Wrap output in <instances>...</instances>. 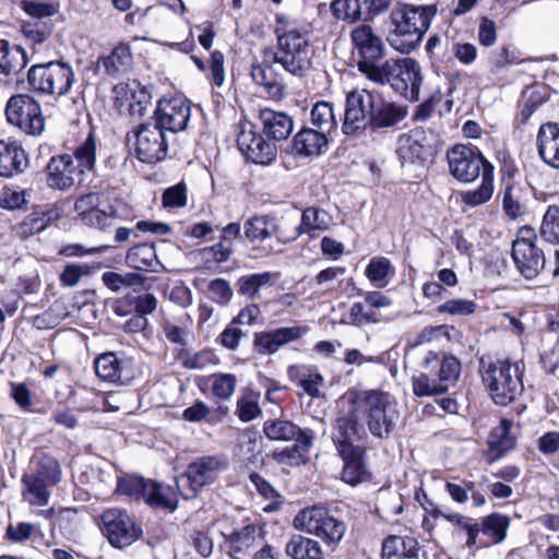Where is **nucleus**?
Segmentation results:
<instances>
[{
	"label": "nucleus",
	"mask_w": 559,
	"mask_h": 559,
	"mask_svg": "<svg viewBox=\"0 0 559 559\" xmlns=\"http://www.w3.org/2000/svg\"><path fill=\"white\" fill-rule=\"evenodd\" d=\"M523 370L518 362L498 360L481 369V380L497 405L513 402L524 389Z\"/></svg>",
	"instance_id": "nucleus-6"
},
{
	"label": "nucleus",
	"mask_w": 559,
	"mask_h": 559,
	"mask_svg": "<svg viewBox=\"0 0 559 559\" xmlns=\"http://www.w3.org/2000/svg\"><path fill=\"white\" fill-rule=\"evenodd\" d=\"M376 103L370 122L374 128H388L395 126L406 116V110L403 107L383 100L378 94Z\"/></svg>",
	"instance_id": "nucleus-39"
},
{
	"label": "nucleus",
	"mask_w": 559,
	"mask_h": 559,
	"mask_svg": "<svg viewBox=\"0 0 559 559\" xmlns=\"http://www.w3.org/2000/svg\"><path fill=\"white\" fill-rule=\"evenodd\" d=\"M310 120L312 126L323 133H331L336 128V119L333 107L328 102H318L311 109Z\"/></svg>",
	"instance_id": "nucleus-51"
},
{
	"label": "nucleus",
	"mask_w": 559,
	"mask_h": 559,
	"mask_svg": "<svg viewBox=\"0 0 559 559\" xmlns=\"http://www.w3.org/2000/svg\"><path fill=\"white\" fill-rule=\"evenodd\" d=\"M229 461L225 455H205L190 463L186 472L176 478V491L183 499L195 498L201 489L213 484L227 471Z\"/></svg>",
	"instance_id": "nucleus-7"
},
{
	"label": "nucleus",
	"mask_w": 559,
	"mask_h": 559,
	"mask_svg": "<svg viewBox=\"0 0 559 559\" xmlns=\"http://www.w3.org/2000/svg\"><path fill=\"white\" fill-rule=\"evenodd\" d=\"M355 441L359 440L356 438H347L335 429L334 442L344 462L342 479L352 486H356L370 478V474L362 459L364 450L361 447L354 445Z\"/></svg>",
	"instance_id": "nucleus-17"
},
{
	"label": "nucleus",
	"mask_w": 559,
	"mask_h": 559,
	"mask_svg": "<svg viewBox=\"0 0 559 559\" xmlns=\"http://www.w3.org/2000/svg\"><path fill=\"white\" fill-rule=\"evenodd\" d=\"M424 367L427 370L430 367H438L435 373L447 390L456 382L461 373V362L452 355H445L439 359L435 353H429L424 359Z\"/></svg>",
	"instance_id": "nucleus-34"
},
{
	"label": "nucleus",
	"mask_w": 559,
	"mask_h": 559,
	"mask_svg": "<svg viewBox=\"0 0 559 559\" xmlns=\"http://www.w3.org/2000/svg\"><path fill=\"white\" fill-rule=\"evenodd\" d=\"M218 526L224 538L222 547L233 559H246L253 549L264 543L265 533L258 523L248 522L240 527L228 530L225 521H219Z\"/></svg>",
	"instance_id": "nucleus-12"
},
{
	"label": "nucleus",
	"mask_w": 559,
	"mask_h": 559,
	"mask_svg": "<svg viewBox=\"0 0 559 559\" xmlns=\"http://www.w3.org/2000/svg\"><path fill=\"white\" fill-rule=\"evenodd\" d=\"M132 66V53L129 45L120 44L110 53L98 57L95 66L97 74L104 73L107 76L118 79L128 73Z\"/></svg>",
	"instance_id": "nucleus-27"
},
{
	"label": "nucleus",
	"mask_w": 559,
	"mask_h": 559,
	"mask_svg": "<svg viewBox=\"0 0 559 559\" xmlns=\"http://www.w3.org/2000/svg\"><path fill=\"white\" fill-rule=\"evenodd\" d=\"M348 409L337 419L335 429L347 438L362 440L366 427L376 438H386L393 431L400 414L396 403L382 391H357L348 395Z\"/></svg>",
	"instance_id": "nucleus-1"
},
{
	"label": "nucleus",
	"mask_w": 559,
	"mask_h": 559,
	"mask_svg": "<svg viewBox=\"0 0 559 559\" xmlns=\"http://www.w3.org/2000/svg\"><path fill=\"white\" fill-rule=\"evenodd\" d=\"M419 550L415 538L390 535L382 543V559H419Z\"/></svg>",
	"instance_id": "nucleus-33"
},
{
	"label": "nucleus",
	"mask_w": 559,
	"mask_h": 559,
	"mask_svg": "<svg viewBox=\"0 0 559 559\" xmlns=\"http://www.w3.org/2000/svg\"><path fill=\"white\" fill-rule=\"evenodd\" d=\"M502 207L504 213L516 218L526 212L522 189L515 185H507L502 192Z\"/></svg>",
	"instance_id": "nucleus-52"
},
{
	"label": "nucleus",
	"mask_w": 559,
	"mask_h": 559,
	"mask_svg": "<svg viewBox=\"0 0 559 559\" xmlns=\"http://www.w3.org/2000/svg\"><path fill=\"white\" fill-rule=\"evenodd\" d=\"M512 259L516 269L527 280L536 277L545 265V255L536 243L514 240L512 245Z\"/></svg>",
	"instance_id": "nucleus-25"
},
{
	"label": "nucleus",
	"mask_w": 559,
	"mask_h": 559,
	"mask_svg": "<svg viewBox=\"0 0 559 559\" xmlns=\"http://www.w3.org/2000/svg\"><path fill=\"white\" fill-rule=\"evenodd\" d=\"M209 292L213 301L225 306L233 298V289L228 281L224 278H215L209 283Z\"/></svg>",
	"instance_id": "nucleus-64"
},
{
	"label": "nucleus",
	"mask_w": 559,
	"mask_h": 559,
	"mask_svg": "<svg viewBox=\"0 0 559 559\" xmlns=\"http://www.w3.org/2000/svg\"><path fill=\"white\" fill-rule=\"evenodd\" d=\"M536 146L540 158L554 168H559V124L543 123L539 127Z\"/></svg>",
	"instance_id": "nucleus-29"
},
{
	"label": "nucleus",
	"mask_w": 559,
	"mask_h": 559,
	"mask_svg": "<svg viewBox=\"0 0 559 559\" xmlns=\"http://www.w3.org/2000/svg\"><path fill=\"white\" fill-rule=\"evenodd\" d=\"M58 218L59 213L56 209L35 211L25 217L20 229L24 236L34 235L47 228V226Z\"/></svg>",
	"instance_id": "nucleus-45"
},
{
	"label": "nucleus",
	"mask_w": 559,
	"mask_h": 559,
	"mask_svg": "<svg viewBox=\"0 0 559 559\" xmlns=\"http://www.w3.org/2000/svg\"><path fill=\"white\" fill-rule=\"evenodd\" d=\"M135 153L144 163H155L165 158L168 150L166 133L155 123L141 124L134 133Z\"/></svg>",
	"instance_id": "nucleus-20"
},
{
	"label": "nucleus",
	"mask_w": 559,
	"mask_h": 559,
	"mask_svg": "<svg viewBox=\"0 0 559 559\" xmlns=\"http://www.w3.org/2000/svg\"><path fill=\"white\" fill-rule=\"evenodd\" d=\"M103 532L116 548L132 545L142 534L134 520L120 509H108L102 515Z\"/></svg>",
	"instance_id": "nucleus-18"
},
{
	"label": "nucleus",
	"mask_w": 559,
	"mask_h": 559,
	"mask_svg": "<svg viewBox=\"0 0 559 559\" xmlns=\"http://www.w3.org/2000/svg\"><path fill=\"white\" fill-rule=\"evenodd\" d=\"M190 104L181 97L162 99L154 112L155 124L165 133H177L187 128L190 119Z\"/></svg>",
	"instance_id": "nucleus-21"
},
{
	"label": "nucleus",
	"mask_w": 559,
	"mask_h": 559,
	"mask_svg": "<svg viewBox=\"0 0 559 559\" xmlns=\"http://www.w3.org/2000/svg\"><path fill=\"white\" fill-rule=\"evenodd\" d=\"M277 230L278 225L273 216H254L245 224V235L250 241L264 240Z\"/></svg>",
	"instance_id": "nucleus-42"
},
{
	"label": "nucleus",
	"mask_w": 559,
	"mask_h": 559,
	"mask_svg": "<svg viewBox=\"0 0 559 559\" xmlns=\"http://www.w3.org/2000/svg\"><path fill=\"white\" fill-rule=\"evenodd\" d=\"M368 80L389 84L396 93L409 100H418L421 85L419 64L412 58L389 59L379 64Z\"/></svg>",
	"instance_id": "nucleus-5"
},
{
	"label": "nucleus",
	"mask_w": 559,
	"mask_h": 559,
	"mask_svg": "<svg viewBox=\"0 0 559 559\" xmlns=\"http://www.w3.org/2000/svg\"><path fill=\"white\" fill-rule=\"evenodd\" d=\"M348 319L350 323L356 326L374 324L385 320L382 313H379L376 310L370 309L365 301L354 302L350 306V309L348 311Z\"/></svg>",
	"instance_id": "nucleus-53"
},
{
	"label": "nucleus",
	"mask_w": 559,
	"mask_h": 559,
	"mask_svg": "<svg viewBox=\"0 0 559 559\" xmlns=\"http://www.w3.org/2000/svg\"><path fill=\"white\" fill-rule=\"evenodd\" d=\"M276 50L273 60L294 76L304 78L313 68L314 48L308 32L286 15L276 16Z\"/></svg>",
	"instance_id": "nucleus-2"
},
{
	"label": "nucleus",
	"mask_w": 559,
	"mask_h": 559,
	"mask_svg": "<svg viewBox=\"0 0 559 559\" xmlns=\"http://www.w3.org/2000/svg\"><path fill=\"white\" fill-rule=\"evenodd\" d=\"M28 62L21 46H12L9 40L0 38V74L10 76L22 71Z\"/></svg>",
	"instance_id": "nucleus-35"
},
{
	"label": "nucleus",
	"mask_w": 559,
	"mask_h": 559,
	"mask_svg": "<svg viewBox=\"0 0 559 559\" xmlns=\"http://www.w3.org/2000/svg\"><path fill=\"white\" fill-rule=\"evenodd\" d=\"M118 205L119 204L109 206V212L100 210L98 209L99 194L91 192L75 200L74 211L84 224L106 230L110 227V225L107 224L109 218H124L119 212Z\"/></svg>",
	"instance_id": "nucleus-23"
},
{
	"label": "nucleus",
	"mask_w": 559,
	"mask_h": 559,
	"mask_svg": "<svg viewBox=\"0 0 559 559\" xmlns=\"http://www.w3.org/2000/svg\"><path fill=\"white\" fill-rule=\"evenodd\" d=\"M510 519L499 513H492L483 519L481 528L484 535L490 538V543L499 544L504 540Z\"/></svg>",
	"instance_id": "nucleus-50"
},
{
	"label": "nucleus",
	"mask_w": 559,
	"mask_h": 559,
	"mask_svg": "<svg viewBox=\"0 0 559 559\" xmlns=\"http://www.w3.org/2000/svg\"><path fill=\"white\" fill-rule=\"evenodd\" d=\"M511 427L512 421L507 418H502L499 425L495 427L489 435L488 443L490 448L499 454H503L515 444V438L510 435Z\"/></svg>",
	"instance_id": "nucleus-48"
},
{
	"label": "nucleus",
	"mask_w": 559,
	"mask_h": 559,
	"mask_svg": "<svg viewBox=\"0 0 559 559\" xmlns=\"http://www.w3.org/2000/svg\"><path fill=\"white\" fill-rule=\"evenodd\" d=\"M97 377L110 383L130 384L138 376L135 360L123 353L107 352L94 361Z\"/></svg>",
	"instance_id": "nucleus-16"
},
{
	"label": "nucleus",
	"mask_w": 559,
	"mask_h": 559,
	"mask_svg": "<svg viewBox=\"0 0 559 559\" xmlns=\"http://www.w3.org/2000/svg\"><path fill=\"white\" fill-rule=\"evenodd\" d=\"M285 551L292 559H325L320 543L302 535H294L286 544Z\"/></svg>",
	"instance_id": "nucleus-38"
},
{
	"label": "nucleus",
	"mask_w": 559,
	"mask_h": 559,
	"mask_svg": "<svg viewBox=\"0 0 559 559\" xmlns=\"http://www.w3.org/2000/svg\"><path fill=\"white\" fill-rule=\"evenodd\" d=\"M259 118L263 133L273 141H284L293 132V119L285 112L263 108L260 110Z\"/></svg>",
	"instance_id": "nucleus-30"
},
{
	"label": "nucleus",
	"mask_w": 559,
	"mask_h": 559,
	"mask_svg": "<svg viewBox=\"0 0 559 559\" xmlns=\"http://www.w3.org/2000/svg\"><path fill=\"white\" fill-rule=\"evenodd\" d=\"M396 155L403 167L423 166L430 155L425 130L417 128L409 133L400 135L396 143Z\"/></svg>",
	"instance_id": "nucleus-22"
},
{
	"label": "nucleus",
	"mask_w": 559,
	"mask_h": 559,
	"mask_svg": "<svg viewBox=\"0 0 559 559\" xmlns=\"http://www.w3.org/2000/svg\"><path fill=\"white\" fill-rule=\"evenodd\" d=\"M5 116L10 124L28 135H39L45 129L40 105L31 95L11 96L5 106Z\"/></svg>",
	"instance_id": "nucleus-11"
},
{
	"label": "nucleus",
	"mask_w": 559,
	"mask_h": 559,
	"mask_svg": "<svg viewBox=\"0 0 559 559\" xmlns=\"http://www.w3.org/2000/svg\"><path fill=\"white\" fill-rule=\"evenodd\" d=\"M395 274V269L385 257H373L365 270V275L376 288L386 287Z\"/></svg>",
	"instance_id": "nucleus-40"
},
{
	"label": "nucleus",
	"mask_w": 559,
	"mask_h": 559,
	"mask_svg": "<svg viewBox=\"0 0 559 559\" xmlns=\"http://www.w3.org/2000/svg\"><path fill=\"white\" fill-rule=\"evenodd\" d=\"M237 145L246 158L255 164L269 165L277 155L276 144L266 141L248 121L238 124Z\"/></svg>",
	"instance_id": "nucleus-15"
},
{
	"label": "nucleus",
	"mask_w": 559,
	"mask_h": 559,
	"mask_svg": "<svg viewBox=\"0 0 559 559\" xmlns=\"http://www.w3.org/2000/svg\"><path fill=\"white\" fill-rule=\"evenodd\" d=\"M120 493L144 500L152 507L165 508L174 511L178 504V493L174 487L163 485L138 476H129L118 481Z\"/></svg>",
	"instance_id": "nucleus-9"
},
{
	"label": "nucleus",
	"mask_w": 559,
	"mask_h": 559,
	"mask_svg": "<svg viewBox=\"0 0 559 559\" xmlns=\"http://www.w3.org/2000/svg\"><path fill=\"white\" fill-rule=\"evenodd\" d=\"M451 175L462 182H472L479 176L483 177L484 170L493 167L485 157L464 144H456L447 154Z\"/></svg>",
	"instance_id": "nucleus-13"
},
{
	"label": "nucleus",
	"mask_w": 559,
	"mask_h": 559,
	"mask_svg": "<svg viewBox=\"0 0 559 559\" xmlns=\"http://www.w3.org/2000/svg\"><path fill=\"white\" fill-rule=\"evenodd\" d=\"M289 376L297 378L298 385L311 397L320 395V388L323 384V376L314 367H290Z\"/></svg>",
	"instance_id": "nucleus-41"
},
{
	"label": "nucleus",
	"mask_w": 559,
	"mask_h": 559,
	"mask_svg": "<svg viewBox=\"0 0 559 559\" xmlns=\"http://www.w3.org/2000/svg\"><path fill=\"white\" fill-rule=\"evenodd\" d=\"M332 225L333 217L325 210L316 206L307 207L302 212L301 223L296 228V235L292 239L301 234H307L310 238H317Z\"/></svg>",
	"instance_id": "nucleus-31"
},
{
	"label": "nucleus",
	"mask_w": 559,
	"mask_h": 559,
	"mask_svg": "<svg viewBox=\"0 0 559 559\" xmlns=\"http://www.w3.org/2000/svg\"><path fill=\"white\" fill-rule=\"evenodd\" d=\"M21 8L26 14L38 20L50 17L59 11L57 2H44L41 0H23Z\"/></svg>",
	"instance_id": "nucleus-57"
},
{
	"label": "nucleus",
	"mask_w": 559,
	"mask_h": 559,
	"mask_svg": "<svg viewBox=\"0 0 559 559\" xmlns=\"http://www.w3.org/2000/svg\"><path fill=\"white\" fill-rule=\"evenodd\" d=\"M493 193V171L487 168L483 173L481 185L479 188L466 191L462 194V200L466 205L478 206L490 200Z\"/></svg>",
	"instance_id": "nucleus-47"
},
{
	"label": "nucleus",
	"mask_w": 559,
	"mask_h": 559,
	"mask_svg": "<svg viewBox=\"0 0 559 559\" xmlns=\"http://www.w3.org/2000/svg\"><path fill=\"white\" fill-rule=\"evenodd\" d=\"M130 267L135 270L154 269L158 263L154 245L142 243L131 248L126 257Z\"/></svg>",
	"instance_id": "nucleus-44"
},
{
	"label": "nucleus",
	"mask_w": 559,
	"mask_h": 559,
	"mask_svg": "<svg viewBox=\"0 0 559 559\" xmlns=\"http://www.w3.org/2000/svg\"><path fill=\"white\" fill-rule=\"evenodd\" d=\"M250 74L253 82L262 86L270 97H282L284 90L283 80L272 66L265 62L252 64Z\"/></svg>",
	"instance_id": "nucleus-36"
},
{
	"label": "nucleus",
	"mask_w": 559,
	"mask_h": 559,
	"mask_svg": "<svg viewBox=\"0 0 559 559\" xmlns=\"http://www.w3.org/2000/svg\"><path fill=\"white\" fill-rule=\"evenodd\" d=\"M183 367L188 369H204L209 365H215L217 357L211 350H202L199 353H186L181 356Z\"/></svg>",
	"instance_id": "nucleus-61"
},
{
	"label": "nucleus",
	"mask_w": 559,
	"mask_h": 559,
	"mask_svg": "<svg viewBox=\"0 0 559 559\" xmlns=\"http://www.w3.org/2000/svg\"><path fill=\"white\" fill-rule=\"evenodd\" d=\"M350 38L360 58L357 62L358 70L367 78L384 56L383 41L368 24L356 26L350 33Z\"/></svg>",
	"instance_id": "nucleus-14"
},
{
	"label": "nucleus",
	"mask_w": 559,
	"mask_h": 559,
	"mask_svg": "<svg viewBox=\"0 0 559 559\" xmlns=\"http://www.w3.org/2000/svg\"><path fill=\"white\" fill-rule=\"evenodd\" d=\"M27 81L36 92L61 96L70 91L74 72L69 64L59 61L37 63L29 68Z\"/></svg>",
	"instance_id": "nucleus-8"
},
{
	"label": "nucleus",
	"mask_w": 559,
	"mask_h": 559,
	"mask_svg": "<svg viewBox=\"0 0 559 559\" xmlns=\"http://www.w3.org/2000/svg\"><path fill=\"white\" fill-rule=\"evenodd\" d=\"M326 136L322 131L304 128L294 138V148L300 155H318L328 145Z\"/></svg>",
	"instance_id": "nucleus-37"
},
{
	"label": "nucleus",
	"mask_w": 559,
	"mask_h": 559,
	"mask_svg": "<svg viewBox=\"0 0 559 559\" xmlns=\"http://www.w3.org/2000/svg\"><path fill=\"white\" fill-rule=\"evenodd\" d=\"M212 381V391L213 394L221 399L227 400L229 399L236 388V377L231 373H217L213 374L211 378Z\"/></svg>",
	"instance_id": "nucleus-58"
},
{
	"label": "nucleus",
	"mask_w": 559,
	"mask_h": 559,
	"mask_svg": "<svg viewBox=\"0 0 559 559\" xmlns=\"http://www.w3.org/2000/svg\"><path fill=\"white\" fill-rule=\"evenodd\" d=\"M52 28L51 23L43 21L27 22L22 25L21 32L27 45L32 48L33 56L44 53L50 49Z\"/></svg>",
	"instance_id": "nucleus-32"
},
{
	"label": "nucleus",
	"mask_w": 559,
	"mask_h": 559,
	"mask_svg": "<svg viewBox=\"0 0 559 559\" xmlns=\"http://www.w3.org/2000/svg\"><path fill=\"white\" fill-rule=\"evenodd\" d=\"M96 165V140L90 133L86 140L70 154L50 158L46 166L47 186L55 190L68 191L85 181L86 174Z\"/></svg>",
	"instance_id": "nucleus-4"
},
{
	"label": "nucleus",
	"mask_w": 559,
	"mask_h": 559,
	"mask_svg": "<svg viewBox=\"0 0 559 559\" xmlns=\"http://www.w3.org/2000/svg\"><path fill=\"white\" fill-rule=\"evenodd\" d=\"M294 524L298 530L321 538L332 548L338 545L346 531L344 522L330 515L326 510L317 507L301 510L295 516Z\"/></svg>",
	"instance_id": "nucleus-10"
},
{
	"label": "nucleus",
	"mask_w": 559,
	"mask_h": 559,
	"mask_svg": "<svg viewBox=\"0 0 559 559\" xmlns=\"http://www.w3.org/2000/svg\"><path fill=\"white\" fill-rule=\"evenodd\" d=\"M359 8L358 0H334L331 4L334 16L349 23L359 20Z\"/></svg>",
	"instance_id": "nucleus-59"
},
{
	"label": "nucleus",
	"mask_w": 559,
	"mask_h": 559,
	"mask_svg": "<svg viewBox=\"0 0 559 559\" xmlns=\"http://www.w3.org/2000/svg\"><path fill=\"white\" fill-rule=\"evenodd\" d=\"M23 484V499L32 506L44 507L48 503L49 492L46 489L47 483L41 478H35L34 475H24L22 478Z\"/></svg>",
	"instance_id": "nucleus-43"
},
{
	"label": "nucleus",
	"mask_w": 559,
	"mask_h": 559,
	"mask_svg": "<svg viewBox=\"0 0 559 559\" xmlns=\"http://www.w3.org/2000/svg\"><path fill=\"white\" fill-rule=\"evenodd\" d=\"M163 206L167 209L183 207L187 204V187L180 182L167 188L163 193Z\"/></svg>",
	"instance_id": "nucleus-62"
},
{
	"label": "nucleus",
	"mask_w": 559,
	"mask_h": 559,
	"mask_svg": "<svg viewBox=\"0 0 559 559\" xmlns=\"http://www.w3.org/2000/svg\"><path fill=\"white\" fill-rule=\"evenodd\" d=\"M231 252L233 247L230 245L225 243V241H219L214 246L201 249L200 255L201 259L207 263H222L229 259Z\"/></svg>",
	"instance_id": "nucleus-63"
},
{
	"label": "nucleus",
	"mask_w": 559,
	"mask_h": 559,
	"mask_svg": "<svg viewBox=\"0 0 559 559\" xmlns=\"http://www.w3.org/2000/svg\"><path fill=\"white\" fill-rule=\"evenodd\" d=\"M477 309V305L469 299L454 298L450 299L437 307V312L440 314L450 316H469Z\"/></svg>",
	"instance_id": "nucleus-56"
},
{
	"label": "nucleus",
	"mask_w": 559,
	"mask_h": 559,
	"mask_svg": "<svg viewBox=\"0 0 559 559\" xmlns=\"http://www.w3.org/2000/svg\"><path fill=\"white\" fill-rule=\"evenodd\" d=\"M436 14L435 4L396 3L389 15L386 41L394 50L409 53L418 47Z\"/></svg>",
	"instance_id": "nucleus-3"
},
{
	"label": "nucleus",
	"mask_w": 559,
	"mask_h": 559,
	"mask_svg": "<svg viewBox=\"0 0 559 559\" xmlns=\"http://www.w3.org/2000/svg\"><path fill=\"white\" fill-rule=\"evenodd\" d=\"M444 520L454 526H459L462 528L466 535V546L472 548L474 546H478L477 537L480 532L478 523L474 522L472 519L466 518L460 513H452L449 515H444Z\"/></svg>",
	"instance_id": "nucleus-55"
},
{
	"label": "nucleus",
	"mask_w": 559,
	"mask_h": 559,
	"mask_svg": "<svg viewBox=\"0 0 559 559\" xmlns=\"http://www.w3.org/2000/svg\"><path fill=\"white\" fill-rule=\"evenodd\" d=\"M265 436L274 441H292L295 440L297 444L293 447L296 449L301 447L305 451L309 450L313 440V432L309 429L302 430L289 420H269L265 421L263 427Z\"/></svg>",
	"instance_id": "nucleus-26"
},
{
	"label": "nucleus",
	"mask_w": 559,
	"mask_h": 559,
	"mask_svg": "<svg viewBox=\"0 0 559 559\" xmlns=\"http://www.w3.org/2000/svg\"><path fill=\"white\" fill-rule=\"evenodd\" d=\"M273 277L271 272L243 275L238 280V294L254 300L259 290L271 284Z\"/></svg>",
	"instance_id": "nucleus-49"
},
{
	"label": "nucleus",
	"mask_w": 559,
	"mask_h": 559,
	"mask_svg": "<svg viewBox=\"0 0 559 559\" xmlns=\"http://www.w3.org/2000/svg\"><path fill=\"white\" fill-rule=\"evenodd\" d=\"M413 391L416 396H433L445 393V385L438 379L433 370L413 377Z\"/></svg>",
	"instance_id": "nucleus-46"
},
{
	"label": "nucleus",
	"mask_w": 559,
	"mask_h": 559,
	"mask_svg": "<svg viewBox=\"0 0 559 559\" xmlns=\"http://www.w3.org/2000/svg\"><path fill=\"white\" fill-rule=\"evenodd\" d=\"M376 102L377 94L367 90L349 92L346 97V108L342 127L343 132L352 134L370 123L372 111L377 104Z\"/></svg>",
	"instance_id": "nucleus-19"
},
{
	"label": "nucleus",
	"mask_w": 559,
	"mask_h": 559,
	"mask_svg": "<svg viewBox=\"0 0 559 559\" xmlns=\"http://www.w3.org/2000/svg\"><path fill=\"white\" fill-rule=\"evenodd\" d=\"M540 235L551 243H559V205H549L544 214Z\"/></svg>",
	"instance_id": "nucleus-54"
},
{
	"label": "nucleus",
	"mask_w": 559,
	"mask_h": 559,
	"mask_svg": "<svg viewBox=\"0 0 559 559\" xmlns=\"http://www.w3.org/2000/svg\"><path fill=\"white\" fill-rule=\"evenodd\" d=\"M308 332V328L293 325L254 334L253 347L261 355H272L282 346L297 341Z\"/></svg>",
	"instance_id": "nucleus-24"
},
{
	"label": "nucleus",
	"mask_w": 559,
	"mask_h": 559,
	"mask_svg": "<svg viewBox=\"0 0 559 559\" xmlns=\"http://www.w3.org/2000/svg\"><path fill=\"white\" fill-rule=\"evenodd\" d=\"M35 478H41L43 481L50 485L57 484L60 480L59 463L50 456H43L38 462V471Z\"/></svg>",
	"instance_id": "nucleus-60"
},
{
	"label": "nucleus",
	"mask_w": 559,
	"mask_h": 559,
	"mask_svg": "<svg viewBox=\"0 0 559 559\" xmlns=\"http://www.w3.org/2000/svg\"><path fill=\"white\" fill-rule=\"evenodd\" d=\"M28 158L22 145L15 141H0V176L12 177L23 173Z\"/></svg>",
	"instance_id": "nucleus-28"
}]
</instances>
